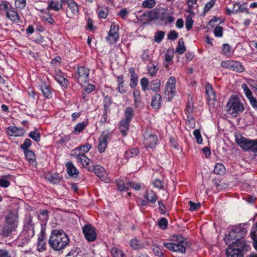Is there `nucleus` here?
I'll return each instance as SVG.
<instances>
[{"mask_svg":"<svg viewBox=\"0 0 257 257\" xmlns=\"http://www.w3.org/2000/svg\"><path fill=\"white\" fill-rule=\"evenodd\" d=\"M135 105L138 107L141 102L140 93L138 90H135L133 92Z\"/></svg>","mask_w":257,"mask_h":257,"instance_id":"obj_46","label":"nucleus"},{"mask_svg":"<svg viewBox=\"0 0 257 257\" xmlns=\"http://www.w3.org/2000/svg\"><path fill=\"white\" fill-rule=\"evenodd\" d=\"M241 86L242 89L243 90L244 93H245L247 98L252 96L251 91L250 90L245 83L242 84Z\"/></svg>","mask_w":257,"mask_h":257,"instance_id":"obj_51","label":"nucleus"},{"mask_svg":"<svg viewBox=\"0 0 257 257\" xmlns=\"http://www.w3.org/2000/svg\"><path fill=\"white\" fill-rule=\"evenodd\" d=\"M134 115V112L133 109L130 107H127L125 110V119L124 120L130 122Z\"/></svg>","mask_w":257,"mask_h":257,"instance_id":"obj_38","label":"nucleus"},{"mask_svg":"<svg viewBox=\"0 0 257 257\" xmlns=\"http://www.w3.org/2000/svg\"><path fill=\"white\" fill-rule=\"evenodd\" d=\"M109 135L102 134L99 139V144L98 145V151L102 153L105 151L107 147Z\"/></svg>","mask_w":257,"mask_h":257,"instance_id":"obj_14","label":"nucleus"},{"mask_svg":"<svg viewBox=\"0 0 257 257\" xmlns=\"http://www.w3.org/2000/svg\"><path fill=\"white\" fill-rule=\"evenodd\" d=\"M214 34L217 37H221L223 34V28L220 26L216 27L214 30Z\"/></svg>","mask_w":257,"mask_h":257,"instance_id":"obj_61","label":"nucleus"},{"mask_svg":"<svg viewBox=\"0 0 257 257\" xmlns=\"http://www.w3.org/2000/svg\"><path fill=\"white\" fill-rule=\"evenodd\" d=\"M163 245L172 251L181 253L185 252L186 248L189 246L187 239L181 236H177L174 242H165Z\"/></svg>","mask_w":257,"mask_h":257,"instance_id":"obj_3","label":"nucleus"},{"mask_svg":"<svg viewBox=\"0 0 257 257\" xmlns=\"http://www.w3.org/2000/svg\"><path fill=\"white\" fill-rule=\"evenodd\" d=\"M118 26L115 23L111 24L110 28V30L108 33V35L106 37L107 41L110 44L115 43L118 38Z\"/></svg>","mask_w":257,"mask_h":257,"instance_id":"obj_11","label":"nucleus"},{"mask_svg":"<svg viewBox=\"0 0 257 257\" xmlns=\"http://www.w3.org/2000/svg\"><path fill=\"white\" fill-rule=\"evenodd\" d=\"M159 68L157 65H155L152 63H149L148 65V70L149 74L153 76L157 73Z\"/></svg>","mask_w":257,"mask_h":257,"instance_id":"obj_32","label":"nucleus"},{"mask_svg":"<svg viewBox=\"0 0 257 257\" xmlns=\"http://www.w3.org/2000/svg\"><path fill=\"white\" fill-rule=\"evenodd\" d=\"M89 71V69L85 67H78L77 74L75 76L76 81L81 85L86 83L88 79Z\"/></svg>","mask_w":257,"mask_h":257,"instance_id":"obj_7","label":"nucleus"},{"mask_svg":"<svg viewBox=\"0 0 257 257\" xmlns=\"http://www.w3.org/2000/svg\"><path fill=\"white\" fill-rule=\"evenodd\" d=\"M66 257H83V254L79 248H75L72 249L67 254Z\"/></svg>","mask_w":257,"mask_h":257,"instance_id":"obj_34","label":"nucleus"},{"mask_svg":"<svg viewBox=\"0 0 257 257\" xmlns=\"http://www.w3.org/2000/svg\"><path fill=\"white\" fill-rule=\"evenodd\" d=\"M32 142L29 139H26L23 144L21 146V148L25 151L26 150H28V148L31 145Z\"/></svg>","mask_w":257,"mask_h":257,"instance_id":"obj_56","label":"nucleus"},{"mask_svg":"<svg viewBox=\"0 0 257 257\" xmlns=\"http://www.w3.org/2000/svg\"><path fill=\"white\" fill-rule=\"evenodd\" d=\"M193 104L192 101H188L186 105L185 112L187 116H193Z\"/></svg>","mask_w":257,"mask_h":257,"instance_id":"obj_42","label":"nucleus"},{"mask_svg":"<svg viewBox=\"0 0 257 257\" xmlns=\"http://www.w3.org/2000/svg\"><path fill=\"white\" fill-rule=\"evenodd\" d=\"M55 80L63 86H67L68 85L67 80L61 74H57L55 76Z\"/></svg>","mask_w":257,"mask_h":257,"instance_id":"obj_36","label":"nucleus"},{"mask_svg":"<svg viewBox=\"0 0 257 257\" xmlns=\"http://www.w3.org/2000/svg\"><path fill=\"white\" fill-rule=\"evenodd\" d=\"M78 151L71 152V156L76 159L83 166V167L87 169L88 171L91 170L93 166L90 165L92 161L87 158L85 155H79L77 154Z\"/></svg>","mask_w":257,"mask_h":257,"instance_id":"obj_8","label":"nucleus"},{"mask_svg":"<svg viewBox=\"0 0 257 257\" xmlns=\"http://www.w3.org/2000/svg\"><path fill=\"white\" fill-rule=\"evenodd\" d=\"M257 231V222L255 223V225L252 226L251 228V230L250 232V236L253 242L257 241L256 240V235L255 234V232Z\"/></svg>","mask_w":257,"mask_h":257,"instance_id":"obj_60","label":"nucleus"},{"mask_svg":"<svg viewBox=\"0 0 257 257\" xmlns=\"http://www.w3.org/2000/svg\"><path fill=\"white\" fill-rule=\"evenodd\" d=\"M40 134L38 131H32L29 134V137L37 142L40 141Z\"/></svg>","mask_w":257,"mask_h":257,"instance_id":"obj_44","label":"nucleus"},{"mask_svg":"<svg viewBox=\"0 0 257 257\" xmlns=\"http://www.w3.org/2000/svg\"><path fill=\"white\" fill-rule=\"evenodd\" d=\"M231 70L240 73L243 72L244 70V69L243 66L239 62L233 61Z\"/></svg>","mask_w":257,"mask_h":257,"instance_id":"obj_30","label":"nucleus"},{"mask_svg":"<svg viewBox=\"0 0 257 257\" xmlns=\"http://www.w3.org/2000/svg\"><path fill=\"white\" fill-rule=\"evenodd\" d=\"M140 153L138 148H135L125 152L124 156L126 159L131 158L137 156Z\"/></svg>","mask_w":257,"mask_h":257,"instance_id":"obj_33","label":"nucleus"},{"mask_svg":"<svg viewBox=\"0 0 257 257\" xmlns=\"http://www.w3.org/2000/svg\"><path fill=\"white\" fill-rule=\"evenodd\" d=\"M130 123V121L124 119L122 120L120 122L119 130L123 136H126L127 134V131L129 127Z\"/></svg>","mask_w":257,"mask_h":257,"instance_id":"obj_29","label":"nucleus"},{"mask_svg":"<svg viewBox=\"0 0 257 257\" xmlns=\"http://www.w3.org/2000/svg\"><path fill=\"white\" fill-rule=\"evenodd\" d=\"M162 102V97L159 94H156L153 97L151 102L152 107L155 109H158L161 104Z\"/></svg>","mask_w":257,"mask_h":257,"instance_id":"obj_17","label":"nucleus"},{"mask_svg":"<svg viewBox=\"0 0 257 257\" xmlns=\"http://www.w3.org/2000/svg\"><path fill=\"white\" fill-rule=\"evenodd\" d=\"M47 179L50 182L57 184L60 182L61 178L58 174H54L47 176Z\"/></svg>","mask_w":257,"mask_h":257,"instance_id":"obj_39","label":"nucleus"},{"mask_svg":"<svg viewBox=\"0 0 257 257\" xmlns=\"http://www.w3.org/2000/svg\"><path fill=\"white\" fill-rule=\"evenodd\" d=\"M7 17L14 22L19 21V17L18 13L14 10H9L6 12Z\"/></svg>","mask_w":257,"mask_h":257,"instance_id":"obj_27","label":"nucleus"},{"mask_svg":"<svg viewBox=\"0 0 257 257\" xmlns=\"http://www.w3.org/2000/svg\"><path fill=\"white\" fill-rule=\"evenodd\" d=\"M193 24V20L192 17L191 16H187L185 22L186 27L187 30H189L192 28Z\"/></svg>","mask_w":257,"mask_h":257,"instance_id":"obj_53","label":"nucleus"},{"mask_svg":"<svg viewBox=\"0 0 257 257\" xmlns=\"http://www.w3.org/2000/svg\"><path fill=\"white\" fill-rule=\"evenodd\" d=\"M69 242V239L63 231L55 229L51 232L49 243L54 250H62L66 247Z\"/></svg>","mask_w":257,"mask_h":257,"instance_id":"obj_1","label":"nucleus"},{"mask_svg":"<svg viewBox=\"0 0 257 257\" xmlns=\"http://www.w3.org/2000/svg\"><path fill=\"white\" fill-rule=\"evenodd\" d=\"M15 6L20 9H23L26 6V0H15Z\"/></svg>","mask_w":257,"mask_h":257,"instance_id":"obj_63","label":"nucleus"},{"mask_svg":"<svg viewBox=\"0 0 257 257\" xmlns=\"http://www.w3.org/2000/svg\"><path fill=\"white\" fill-rule=\"evenodd\" d=\"M225 169L223 164L217 163L215 165L214 172L217 175H222L224 173Z\"/></svg>","mask_w":257,"mask_h":257,"instance_id":"obj_35","label":"nucleus"},{"mask_svg":"<svg viewBox=\"0 0 257 257\" xmlns=\"http://www.w3.org/2000/svg\"><path fill=\"white\" fill-rule=\"evenodd\" d=\"M205 92L209 100L215 99V93L213 90L212 85L209 83H206L205 85Z\"/></svg>","mask_w":257,"mask_h":257,"instance_id":"obj_19","label":"nucleus"},{"mask_svg":"<svg viewBox=\"0 0 257 257\" xmlns=\"http://www.w3.org/2000/svg\"><path fill=\"white\" fill-rule=\"evenodd\" d=\"M116 183L118 190L120 191H126L128 190V187L125 186L124 183L121 180H116Z\"/></svg>","mask_w":257,"mask_h":257,"instance_id":"obj_45","label":"nucleus"},{"mask_svg":"<svg viewBox=\"0 0 257 257\" xmlns=\"http://www.w3.org/2000/svg\"><path fill=\"white\" fill-rule=\"evenodd\" d=\"M222 53L227 56H230L231 53V47L228 44H224L222 47Z\"/></svg>","mask_w":257,"mask_h":257,"instance_id":"obj_49","label":"nucleus"},{"mask_svg":"<svg viewBox=\"0 0 257 257\" xmlns=\"http://www.w3.org/2000/svg\"><path fill=\"white\" fill-rule=\"evenodd\" d=\"M7 133L9 135L14 136H22L24 134L23 130L19 129L16 126L9 127Z\"/></svg>","mask_w":257,"mask_h":257,"instance_id":"obj_20","label":"nucleus"},{"mask_svg":"<svg viewBox=\"0 0 257 257\" xmlns=\"http://www.w3.org/2000/svg\"><path fill=\"white\" fill-rule=\"evenodd\" d=\"M91 148L92 147L91 145L87 144L75 148L72 150V152L78 151L77 154H79V155H85V154L87 153L91 149Z\"/></svg>","mask_w":257,"mask_h":257,"instance_id":"obj_22","label":"nucleus"},{"mask_svg":"<svg viewBox=\"0 0 257 257\" xmlns=\"http://www.w3.org/2000/svg\"><path fill=\"white\" fill-rule=\"evenodd\" d=\"M144 144L146 147L154 148L158 142V137L157 136L145 133Z\"/></svg>","mask_w":257,"mask_h":257,"instance_id":"obj_13","label":"nucleus"},{"mask_svg":"<svg viewBox=\"0 0 257 257\" xmlns=\"http://www.w3.org/2000/svg\"><path fill=\"white\" fill-rule=\"evenodd\" d=\"M86 124L84 122H80L78 123L74 127V131L78 133L81 132L86 127Z\"/></svg>","mask_w":257,"mask_h":257,"instance_id":"obj_58","label":"nucleus"},{"mask_svg":"<svg viewBox=\"0 0 257 257\" xmlns=\"http://www.w3.org/2000/svg\"><path fill=\"white\" fill-rule=\"evenodd\" d=\"M175 82V78L172 76L169 78L166 83L165 94L168 97L169 100L173 97L176 92Z\"/></svg>","mask_w":257,"mask_h":257,"instance_id":"obj_9","label":"nucleus"},{"mask_svg":"<svg viewBox=\"0 0 257 257\" xmlns=\"http://www.w3.org/2000/svg\"><path fill=\"white\" fill-rule=\"evenodd\" d=\"M131 246L135 249H139L144 247V244L137 239H133L131 241Z\"/></svg>","mask_w":257,"mask_h":257,"instance_id":"obj_37","label":"nucleus"},{"mask_svg":"<svg viewBox=\"0 0 257 257\" xmlns=\"http://www.w3.org/2000/svg\"><path fill=\"white\" fill-rule=\"evenodd\" d=\"M228 112L234 116L241 113L244 110L243 104L237 96H231L226 104Z\"/></svg>","mask_w":257,"mask_h":257,"instance_id":"obj_6","label":"nucleus"},{"mask_svg":"<svg viewBox=\"0 0 257 257\" xmlns=\"http://www.w3.org/2000/svg\"><path fill=\"white\" fill-rule=\"evenodd\" d=\"M18 226V215L16 213L10 212L6 216V223L3 228L2 234L4 237L15 231Z\"/></svg>","mask_w":257,"mask_h":257,"instance_id":"obj_4","label":"nucleus"},{"mask_svg":"<svg viewBox=\"0 0 257 257\" xmlns=\"http://www.w3.org/2000/svg\"><path fill=\"white\" fill-rule=\"evenodd\" d=\"M246 230L245 228H240V227H235L234 229L232 230V232H230V235L233 233H238V235H236L234 238L236 241L235 242H232L231 246L233 248H235L236 250H238L240 253L244 250H247L248 247V245L245 243L244 240H240L239 237H243L246 234Z\"/></svg>","mask_w":257,"mask_h":257,"instance_id":"obj_2","label":"nucleus"},{"mask_svg":"<svg viewBox=\"0 0 257 257\" xmlns=\"http://www.w3.org/2000/svg\"><path fill=\"white\" fill-rule=\"evenodd\" d=\"M244 10V8L239 3H236L234 5L233 8L232 9V12L237 13L240 12H242Z\"/></svg>","mask_w":257,"mask_h":257,"instance_id":"obj_52","label":"nucleus"},{"mask_svg":"<svg viewBox=\"0 0 257 257\" xmlns=\"http://www.w3.org/2000/svg\"><path fill=\"white\" fill-rule=\"evenodd\" d=\"M69 10L73 15H77L78 13V7L77 4L72 0L67 1Z\"/></svg>","mask_w":257,"mask_h":257,"instance_id":"obj_26","label":"nucleus"},{"mask_svg":"<svg viewBox=\"0 0 257 257\" xmlns=\"http://www.w3.org/2000/svg\"><path fill=\"white\" fill-rule=\"evenodd\" d=\"M151 248L156 255H157L159 257H164V254L162 252V247H160L158 245L153 243L151 245Z\"/></svg>","mask_w":257,"mask_h":257,"instance_id":"obj_31","label":"nucleus"},{"mask_svg":"<svg viewBox=\"0 0 257 257\" xmlns=\"http://www.w3.org/2000/svg\"><path fill=\"white\" fill-rule=\"evenodd\" d=\"M165 34V32L162 31L157 32L154 36V41L156 43H160L163 39Z\"/></svg>","mask_w":257,"mask_h":257,"instance_id":"obj_41","label":"nucleus"},{"mask_svg":"<svg viewBox=\"0 0 257 257\" xmlns=\"http://www.w3.org/2000/svg\"><path fill=\"white\" fill-rule=\"evenodd\" d=\"M83 233L89 242L94 241L97 237L95 228L91 225H86L83 227Z\"/></svg>","mask_w":257,"mask_h":257,"instance_id":"obj_10","label":"nucleus"},{"mask_svg":"<svg viewBox=\"0 0 257 257\" xmlns=\"http://www.w3.org/2000/svg\"><path fill=\"white\" fill-rule=\"evenodd\" d=\"M66 166L67 167V173L69 175L73 176L75 175H78L79 171L72 162H68L66 163Z\"/></svg>","mask_w":257,"mask_h":257,"instance_id":"obj_23","label":"nucleus"},{"mask_svg":"<svg viewBox=\"0 0 257 257\" xmlns=\"http://www.w3.org/2000/svg\"><path fill=\"white\" fill-rule=\"evenodd\" d=\"M38 242L37 247L38 249L40 251H43L46 250V240L45 239V235L41 234L38 238Z\"/></svg>","mask_w":257,"mask_h":257,"instance_id":"obj_28","label":"nucleus"},{"mask_svg":"<svg viewBox=\"0 0 257 257\" xmlns=\"http://www.w3.org/2000/svg\"><path fill=\"white\" fill-rule=\"evenodd\" d=\"M41 90L45 97L47 98H49L51 97V91L49 87L46 85L44 84V85L42 86Z\"/></svg>","mask_w":257,"mask_h":257,"instance_id":"obj_50","label":"nucleus"},{"mask_svg":"<svg viewBox=\"0 0 257 257\" xmlns=\"http://www.w3.org/2000/svg\"><path fill=\"white\" fill-rule=\"evenodd\" d=\"M41 12L40 16L41 18L50 24H53L54 23V20L50 15L49 12H46L44 10H40Z\"/></svg>","mask_w":257,"mask_h":257,"instance_id":"obj_25","label":"nucleus"},{"mask_svg":"<svg viewBox=\"0 0 257 257\" xmlns=\"http://www.w3.org/2000/svg\"><path fill=\"white\" fill-rule=\"evenodd\" d=\"M25 157L28 160L30 164L32 165H35L36 161V156L34 152L30 150L24 151Z\"/></svg>","mask_w":257,"mask_h":257,"instance_id":"obj_24","label":"nucleus"},{"mask_svg":"<svg viewBox=\"0 0 257 257\" xmlns=\"http://www.w3.org/2000/svg\"><path fill=\"white\" fill-rule=\"evenodd\" d=\"M91 168V170H89V171L94 172L97 176L101 180L106 182L109 181V179L107 177V174L102 166L97 165L93 166Z\"/></svg>","mask_w":257,"mask_h":257,"instance_id":"obj_12","label":"nucleus"},{"mask_svg":"<svg viewBox=\"0 0 257 257\" xmlns=\"http://www.w3.org/2000/svg\"><path fill=\"white\" fill-rule=\"evenodd\" d=\"M236 143L242 150L246 151L257 152V139L250 140L241 135H235Z\"/></svg>","mask_w":257,"mask_h":257,"instance_id":"obj_5","label":"nucleus"},{"mask_svg":"<svg viewBox=\"0 0 257 257\" xmlns=\"http://www.w3.org/2000/svg\"><path fill=\"white\" fill-rule=\"evenodd\" d=\"M141 85L142 87V90L146 91L148 89V86L149 84V80L146 78H143L141 79L140 81Z\"/></svg>","mask_w":257,"mask_h":257,"instance_id":"obj_54","label":"nucleus"},{"mask_svg":"<svg viewBox=\"0 0 257 257\" xmlns=\"http://www.w3.org/2000/svg\"><path fill=\"white\" fill-rule=\"evenodd\" d=\"M65 0H60L57 1H50L48 3V10L50 9L54 10L55 11H59L62 8L63 4Z\"/></svg>","mask_w":257,"mask_h":257,"instance_id":"obj_15","label":"nucleus"},{"mask_svg":"<svg viewBox=\"0 0 257 257\" xmlns=\"http://www.w3.org/2000/svg\"><path fill=\"white\" fill-rule=\"evenodd\" d=\"M186 51V48L184 46V43L182 39H179L178 41V45L176 49V52L181 54Z\"/></svg>","mask_w":257,"mask_h":257,"instance_id":"obj_40","label":"nucleus"},{"mask_svg":"<svg viewBox=\"0 0 257 257\" xmlns=\"http://www.w3.org/2000/svg\"><path fill=\"white\" fill-rule=\"evenodd\" d=\"M193 134L196 139L197 142L198 144L202 143V139L199 130H195L193 132Z\"/></svg>","mask_w":257,"mask_h":257,"instance_id":"obj_57","label":"nucleus"},{"mask_svg":"<svg viewBox=\"0 0 257 257\" xmlns=\"http://www.w3.org/2000/svg\"><path fill=\"white\" fill-rule=\"evenodd\" d=\"M156 5L155 0H146L142 3V7L145 8L151 9Z\"/></svg>","mask_w":257,"mask_h":257,"instance_id":"obj_43","label":"nucleus"},{"mask_svg":"<svg viewBox=\"0 0 257 257\" xmlns=\"http://www.w3.org/2000/svg\"><path fill=\"white\" fill-rule=\"evenodd\" d=\"M232 61L231 60L223 61L221 63V66L224 68L231 70Z\"/></svg>","mask_w":257,"mask_h":257,"instance_id":"obj_59","label":"nucleus"},{"mask_svg":"<svg viewBox=\"0 0 257 257\" xmlns=\"http://www.w3.org/2000/svg\"><path fill=\"white\" fill-rule=\"evenodd\" d=\"M144 197L148 202L152 204L155 203L157 199L156 193L152 190L146 191L144 194Z\"/></svg>","mask_w":257,"mask_h":257,"instance_id":"obj_16","label":"nucleus"},{"mask_svg":"<svg viewBox=\"0 0 257 257\" xmlns=\"http://www.w3.org/2000/svg\"><path fill=\"white\" fill-rule=\"evenodd\" d=\"M187 125L189 128H194L195 126V122L193 116H187Z\"/></svg>","mask_w":257,"mask_h":257,"instance_id":"obj_47","label":"nucleus"},{"mask_svg":"<svg viewBox=\"0 0 257 257\" xmlns=\"http://www.w3.org/2000/svg\"><path fill=\"white\" fill-rule=\"evenodd\" d=\"M252 107L257 110V99L253 96L248 98Z\"/></svg>","mask_w":257,"mask_h":257,"instance_id":"obj_64","label":"nucleus"},{"mask_svg":"<svg viewBox=\"0 0 257 257\" xmlns=\"http://www.w3.org/2000/svg\"><path fill=\"white\" fill-rule=\"evenodd\" d=\"M153 14L152 12L143 14L141 17L140 22L143 24L149 23L154 19H157L154 17Z\"/></svg>","mask_w":257,"mask_h":257,"instance_id":"obj_18","label":"nucleus"},{"mask_svg":"<svg viewBox=\"0 0 257 257\" xmlns=\"http://www.w3.org/2000/svg\"><path fill=\"white\" fill-rule=\"evenodd\" d=\"M178 37V34L174 30L171 31L168 34V39L174 41Z\"/></svg>","mask_w":257,"mask_h":257,"instance_id":"obj_62","label":"nucleus"},{"mask_svg":"<svg viewBox=\"0 0 257 257\" xmlns=\"http://www.w3.org/2000/svg\"><path fill=\"white\" fill-rule=\"evenodd\" d=\"M226 257H242V253H240L231 246L226 249Z\"/></svg>","mask_w":257,"mask_h":257,"instance_id":"obj_21","label":"nucleus"},{"mask_svg":"<svg viewBox=\"0 0 257 257\" xmlns=\"http://www.w3.org/2000/svg\"><path fill=\"white\" fill-rule=\"evenodd\" d=\"M151 89L154 91H157L158 89L159 88L161 83L160 81L158 79H156L151 82Z\"/></svg>","mask_w":257,"mask_h":257,"instance_id":"obj_55","label":"nucleus"},{"mask_svg":"<svg viewBox=\"0 0 257 257\" xmlns=\"http://www.w3.org/2000/svg\"><path fill=\"white\" fill-rule=\"evenodd\" d=\"M158 224L160 228L165 229L168 226V221L166 218H161L158 220Z\"/></svg>","mask_w":257,"mask_h":257,"instance_id":"obj_48","label":"nucleus"}]
</instances>
